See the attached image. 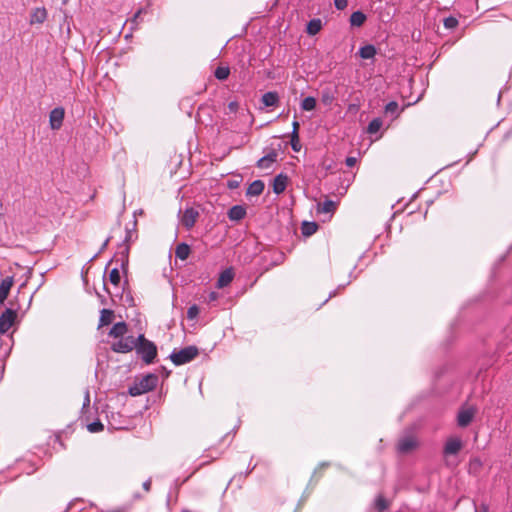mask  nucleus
I'll return each mask as SVG.
<instances>
[{
	"mask_svg": "<svg viewBox=\"0 0 512 512\" xmlns=\"http://www.w3.org/2000/svg\"><path fill=\"white\" fill-rule=\"evenodd\" d=\"M134 350L138 357L147 365L154 363L157 357L156 344L147 339L144 334H140L136 338V347Z\"/></svg>",
	"mask_w": 512,
	"mask_h": 512,
	"instance_id": "obj_1",
	"label": "nucleus"
},
{
	"mask_svg": "<svg viewBox=\"0 0 512 512\" xmlns=\"http://www.w3.org/2000/svg\"><path fill=\"white\" fill-rule=\"evenodd\" d=\"M158 384V376L154 373H149L140 379H136L134 384L128 389L130 396H139L150 391H153Z\"/></svg>",
	"mask_w": 512,
	"mask_h": 512,
	"instance_id": "obj_2",
	"label": "nucleus"
},
{
	"mask_svg": "<svg viewBox=\"0 0 512 512\" xmlns=\"http://www.w3.org/2000/svg\"><path fill=\"white\" fill-rule=\"evenodd\" d=\"M199 355V349L195 345L186 346L180 350L174 349L169 359L176 366L193 361Z\"/></svg>",
	"mask_w": 512,
	"mask_h": 512,
	"instance_id": "obj_3",
	"label": "nucleus"
},
{
	"mask_svg": "<svg viewBox=\"0 0 512 512\" xmlns=\"http://www.w3.org/2000/svg\"><path fill=\"white\" fill-rule=\"evenodd\" d=\"M118 251L115 253L114 257L108 262L106 269L112 264L116 263L117 266L119 265L122 269L123 273L126 274L128 270V264H129V252H130V246L129 245H119Z\"/></svg>",
	"mask_w": 512,
	"mask_h": 512,
	"instance_id": "obj_4",
	"label": "nucleus"
},
{
	"mask_svg": "<svg viewBox=\"0 0 512 512\" xmlns=\"http://www.w3.org/2000/svg\"><path fill=\"white\" fill-rule=\"evenodd\" d=\"M136 347V338L133 336L120 337L118 341L112 343L111 350L116 353H129Z\"/></svg>",
	"mask_w": 512,
	"mask_h": 512,
	"instance_id": "obj_5",
	"label": "nucleus"
},
{
	"mask_svg": "<svg viewBox=\"0 0 512 512\" xmlns=\"http://www.w3.org/2000/svg\"><path fill=\"white\" fill-rule=\"evenodd\" d=\"M338 96V85L329 84L323 87L320 91V100L323 105L331 106L332 103L337 99Z\"/></svg>",
	"mask_w": 512,
	"mask_h": 512,
	"instance_id": "obj_6",
	"label": "nucleus"
},
{
	"mask_svg": "<svg viewBox=\"0 0 512 512\" xmlns=\"http://www.w3.org/2000/svg\"><path fill=\"white\" fill-rule=\"evenodd\" d=\"M17 317V313L15 310L7 308L0 315V334H5L13 325L15 319Z\"/></svg>",
	"mask_w": 512,
	"mask_h": 512,
	"instance_id": "obj_7",
	"label": "nucleus"
},
{
	"mask_svg": "<svg viewBox=\"0 0 512 512\" xmlns=\"http://www.w3.org/2000/svg\"><path fill=\"white\" fill-rule=\"evenodd\" d=\"M65 111L62 107L54 108L49 115L50 127L53 130H58L61 128L64 120Z\"/></svg>",
	"mask_w": 512,
	"mask_h": 512,
	"instance_id": "obj_8",
	"label": "nucleus"
},
{
	"mask_svg": "<svg viewBox=\"0 0 512 512\" xmlns=\"http://www.w3.org/2000/svg\"><path fill=\"white\" fill-rule=\"evenodd\" d=\"M462 447L463 443L460 438L451 437L446 441L444 445L443 454L445 456L456 455L459 453Z\"/></svg>",
	"mask_w": 512,
	"mask_h": 512,
	"instance_id": "obj_9",
	"label": "nucleus"
},
{
	"mask_svg": "<svg viewBox=\"0 0 512 512\" xmlns=\"http://www.w3.org/2000/svg\"><path fill=\"white\" fill-rule=\"evenodd\" d=\"M418 446V442L413 437H404L398 441L397 451L400 454H409Z\"/></svg>",
	"mask_w": 512,
	"mask_h": 512,
	"instance_id": "obj_10",
	"label": "nucleus"
},
{
	"mask_svg": "<svg viewBox=\"0 0 512 512\" xmlns=\"http://www.w3.org/2000/svg\"><path fill=\"white\" fill-rule=\"evenodd\" d=\"M278 153L275 149H271L265 156L261 157L256 166L259 169H269L273 163L277 161Z\"/></svg>",
	"mask_w": 512,
	"mask_h": 512,
	"instance_id": "obj_11",
	"label": "nucleus"
},
{
	"mask_svg": "<svg viewBox=\"0 0 512 512\" xmlns=\"http://www.w3.org/2000/svg\"><path fill=\"white\" fill-rule=\"evenodd\" d=\"M198 217L199 212L197 210L194 208H187L181 219L182 225L187 229H191L195 225Z\"/></svg>",
	"mask_w": 512,
	"mask_h": 512,
	"instance_id": "obj_12",
	"label": "nucleus"
},
{
	"mask_svg": "<svg viewBox=\"0 0 512 512\" xmlns=\"http://www.w3.org/2000/svg\"><path fill=\"white\" fill-rule=\"evenodd\" d=\"M48 12L45 7H37L31 11L29 23L31 25L42 24L46 21Z\"/></svg>",
	"mask_w": 512,
	"mask_h": 512,
	"instance_id": "obj_13",
	"label": "nucleus"
},
{
	"mask_svg": "<svg viewBox=\"0 0 512 512\" xmlns=\"http://www.w3.org/2000/svg\"><path fill=\"white\" fill-rule=\"evenodd\" d=\"M475 411L472 408L459 411L457 416V424L460 427H467L474 418Z\"/></svg>",
	"mask_w": 512,
	"mask_h": 512,
	"instance_id": "obj_14",
	"label": "nucleus"
},
{
	"mask_svg": "<svg viewBox=\"0 0 512 512\" xmlns=\"http://www.w3.org/2000/svg\"><path fill=\"white\" fill-rule=\"evenodd\" d=\"M289 178L286 174L280 173L273 180V192L277 195L286 190Z\"/></svg>",
	"mask_w": 512,
	"mask_h": 512,
	"instance_id": "obj_15",
	"label": "nucleus"
},
{
	"mask_svg": "<svg viewBox=\"0 0 512 512\" xmlns=\"http://www.w3.org/2000/svg\"><path fill=\"white\" fill-rule=\"evenodd\" d=\"M234 278V271L232 268H227L222 271L217 280V288H224L228 286Z\"/></svg>",
	"mask_w": 512,
	"mask_h": 512,
	"instance_id": "obj_16",
	"label": "nucleus"
},
{
	"mask_svg": "<svg viewBox=\"0 0 512 512\" xmlns=\"http://www.w3.org/2000/svg\"><path fill=\"white\" fill-rule=\"evenodd\" d=\"M227 215L231 221H240L246 216V209L242 205H234L228 210Z\"/></svg>",
	"mask_w": 512,
	"mask_h": 512,
	"instance_id": "obj_17",
	"label": "nucleus"
},
{
	"mask_svg": "<svg viewBox=\"0 0 512 512\" xmlns=\"http://www.w3.org/2000/svg\"><path fill=\"white\" fill-rule=\"evenodd\" d=\"M14 283L13 277H6L0 283V304L7 299L10 289Z\"/></svg>",
	"mask_w": 512,
	"mask_h": 512,
	"instance_id": "obj_18",
	"label": "nucleus"
},
{
	"mask_svg": "<svg viewBox=\"0 0 512 512\" xmlns=\"http://www.w3.org/2000/svg\"><path fill=\"white\" fill-rule=\"evenodd\" d=\"M128 332V325L126 322L121 321L115 323L112 328L109 331V336L113 338H120L125 336V334Z\"/></svg>",
	"mask_w": 512,
	"mask_h": 512,
	"instance_id": "obj_19",
	"label": "nucleus"
},
{
	"mask_svg": "<svg viewBox=\"0 0 512 512\" xmlns=\"http://www.w3.org/2000/svg\"><path fill=\"white\" fill-rule=\"evenodd\" d=\"M279 95L276 91H269L262 95L261 101L266 107L277 106L279 104Z\"/></svg>",
	"mask_w": 512,
	"mask_h": 512,
	"instance_id": "obj_20",
	"label": "nucleus"
},
{
	"mask_svg": "<svg viewBox=\"0 0 512 512\" xmlns=\"http://www.w3.org/2000/svg\"><path fill=\"white\" fill-rule=\"evenodd\" d=\"M264 188H265V184L262 180H255L249 185V187L246 191V195L247 196H259L260 194H262Z\"/></svg>",
	"mask_w": 512,
	"mask_h": 512,
	"instance_id": "obj_21",
	"label": "nucleus"
},
{
	"mask_svg": "<svg viewBox=\"0 0 512 512\" xmlns=\"http://www.w3.org/2000/svg\"><path fill=\"white\" fill-rule=\"evenodd\" d=\"M322 29V21L320 18L311 19L306 26V32L308 35L314 36Z\"/></svg>",
	"mask_w": 512,
	"mask_h": 512,
	"instance_id": "obj_22",
	"label": "nucleus"
},
{
	"mask_svg": "<svg viewBox=\"0 0 512 512\" xmlns=\"http://www.w3.org/2000/svg\"><path fill=\"white\" fill-rule=\"evenodd\" d=\"M190 252H191L190 246L185 242L179 243L175 248L176 258H179L180 260H183V261L189 257Z\"/></svg>",
	"mask_w": 512,
	"mask_h": 512,
	"instance_id": "obj_23",
	"label": "nucleus"
},
{
	"mask_svg": "<svg viewBox=\"0 0 512 512\" xmlns=\"http://www.w3.org/2000/svg\"><path fill=\"white\" fill-rule=\"evenodd\" d=\"M376 53L377 50L372 44L364 45L358 51V54L362 59H371L376 55Z\"/></svg>",
	"mask_w": 512,
	"mask_h": 512,
	"instance_id": "obj_24",
	"label": "nucleus"
},
{
	"mask_svg": "<svg viewBox=\"0 0 512 512\" xmlns=\"http://www.w3.org/2000/svg\"><path fill=\"white\" fill-rule=\"evenodd\" d=\"M114 311L110 309H102L100 312L99 326H107L112 323Z\"/></svg>",
	"mask_w": 512,
	"mask_h": 512,
	"instance_id": "obj_25",
	"label": "nucleus"
},
{
	"mask_svg": "<svg viewBox=\"0 0 512 512\" xmlns=\"http://www.w3.org/2000/svg\"><path fill=\"white\" fill-rule=\"evenodd\" d=\"M319 225L316 222L304 221L301 225V232L305 237H309L316 233Z\"/></svg>",
	"mask_w": 512,
	"mask_h": 512,
	"instance_id": "obj_26",
	"label": "nucleus"
},
{
	"mask_svg": "<svg viewBox=\"0 0 512 512\" xmlns=\"http://www.w3.org/2000/svg\"><path fill=\"white\" fill-rule=\"evenodd\" d=\"M366 19L367 17L362 11H355L350 16V24L351 26L361 27Z\"/></svg>",
	"mask_w": 512,
	"mask_h": 512,
	"instance_id": "obj_27",
	"label": "nucleus"
},
{
	"mask_svg": "<svg viewBox=\"0 0 512 512\" xmlns=\"http://www.w3.org/2000/svg\"><path fill=\"white\" fill-rule=\"evenodd\" d=\"M230 75V68L228 66H218L214 71V76L220 81H225Z\"/></svg>",
	"mask_w": 512,
	"mask_h": 512,
	"instance_id": "obj_28",
	"label": "nucleus"
},
{
	"mask_svg": "<svg viewBox=\"0 0 512 512\" xmlns=\"http://www.w3.org/2000/svg\"><path fill=\"white\" fill-rule=\"evenodd\" d=\"M136 220L133 222V228L132 229H129V228H126V236H125V239L123 241V243H121L120 245H129L130 246V243L133 242L136 238H137V234H136Z\"/></svg>",
	"mask_w": 512,
	"mask_h": 512,
	"instance_id": "obj_29",
	"label": "nucleus"
},
{
	"mask_svg": "<svg viewBox=\"0 0 512 512\" xmlns=\"http://www.w3.org/2000/svg\"><path fill=\"white\" fill-rule=\"evenodd\" d=\"M386 115L396 118L399 115V105L396 101H391L385 106Z\"/></svg>",
	"mask_w": 512,
	"mask_h": 512,
	"instance_id": "obj_30",
	"label": "nucleus"
},
{
	"mask_svg": "<svg viewBox=\"0 0 512 512\" xmlns=\"http://www.w3.org/2000/svg\"><path fill=\"white\" fill-rule=\"evenodd\" d=\"M301 108L304 111H312L316 108V99L312 96L304 98L301 102Z\"/></svg>",
	"mask_w": 512,
	"mask_h": 512,
	"instance_id": "obj_31",
	"label": "nucleus"
},
{
	"mask_svg": "<svg viewBox=\"0 0 512 512\" xmlns=\"http://www.w3.org/2000/svg\"><path fill=\"white\" fill-rule=\"evenodd\" d=\"M382 127V120L380 118H374L367 127V132L369 134L377 133Z\"/></svg>",
	"mask_w": 512,
	"mask_h": 512,
	"instance_id": "obj_32",
	"label": "nucleus"
},
{
	"mask_svg": "<svg viewBox=\"0 0 512 512\" xmlns=\"http://www.w3.org/2000/svg\"><path fill=\"white\" fill-rule=\"evenodd\" d=\"M336 210V203L332 200H325L321 204L320 212L333 213Z\"/></svg>",
	"mask_w": 512,
	"mask_h": 512,
	"instance_id": "obj_33",
	"label": "nucleus"
},
{
	"mask_svg": "<svg viewBox=\"0 0 512 512\" xmlns=\"http://www.w3.org/2000/svg\"><path fill=\"white\" fill-rule=\"evenodd\" d=\"M389 503L383 496H378L375 501V507L379 512H383L388 509Z\"/></svg>",
	"mask_w": 512,
	"mask_h": 512,
	"instance_id": "obj_34",
	"label": "nucleus"
},
{
	"mask_svg": "<svg viewBox=\"0 0 512 512\" xmlns=\"http://www.w3.org/2000/svg\"><path fill=\"white\" fill-rule=\"evenodd\" d=\"M120 280H121V277H120V273H119V269H118V266L114 267L111 271H110V274H109V281L117 286L119 283H120Z\"/></svg>",
	"mask_w": 512,
	"mask_h": 512,
	"instance_id": "obj_35",
	"label": "nucleus"
},
{
	"mask_svg": "<svg viewBox=\"0 0 512 512\" xmlns=\"http://www.w3.org/2000/svg\"><path fill=\"white\" fill-rule=\"evenodd\" d=\"M87 429L91 433H97L103 431L104 425L99 420H97L88 424Z\"/></svg>",
	"mask_w": 512,
	"mask_h": 512,
	"instance_id": "obj_36",
	"label": "nucleus"
},
{
	"mask_svg": "<svg viewBox=\"0 0 512 512\" xmlns=\"http://www.w3.org/2000/svg\"><path fill=\"white\" fill-rule=\"evenodd\" d=\"M443 24L447 29H454L458 26L459 22L457 18L449 16L444 19Z\"/></svg>",
	"mask_w": 512,
	"mask_h": 512,
	"instance_id": "obj_37",
	"label": "nucleus"
},
{
	"mask_svg": "<svg viewBox=\"0 0 512 512\" xmlns=\"http://www.w3.org/2000/svg\"><path fill=\"white\" fill-rule=\"evenodd\" d=\"M290 144H291V148L293 149V151L299 152L301 150L299 134H296V133L294 135L291 134Z\"/></svg>",
	"mask_w": 512,
	"mask_h": 512,
	"instance_id": "obj_38",
	"label": "nucleus"
},
{
	"mask_svg": "<svg viewBox=\"0 0 512 512\" xmlns=\"http://www.w3.org/2000/svg\"><path fill=\"white\" fill-rule=\"evenodd\" d=\"M199 307L196 304L191 305L187 310V318L190 320L195 319L199 314Z\"/></svg>",
	"mask_w": 512,
	"mask_h": 512,
	"instance_id": "obj_39",
	"label": "nucleus"
},
{
	"mask_svg": "<svg viewBox=\"0 0 512 512\" xmlns=\"http://www.w3.org/2000/svg\"><path fill=\"white\" fill-rule=\"evenodd\" d=\"M334 4L338 10H344L348 6V0H334Z\"/></svg>",
	"mask_w": 512,
	"mask_h": 512,
	"instance_id": "obj_40",
	"label": "nucleus"
},
{
	"mask_svg": "<svg viewBox=\"0 0 512 512\" xmlns=\"http://www.w3.org/2000/svg\"><path fill=\"white\" fill-rule=\"evenodd\" d=\"M238 108H239V103L237 101H231L228 104V110H229L230 113L237 112Z\"/></svg>",
	"mask_w": 512,
	"mask_h": 512,
	"instance_id": "obj_41",
	"label": "nucleus"
},
{
	"mask_svg": "<svg viewBox=\"0 0 512 512\" xmlns=\"http://www.w3.org/2000/svg\"><path fill=\"white\" fill-rule=\"evenodd\" d=\"M110 240H111V237H108V238L104 241V243H103V244H102V246L100 247L99 252H98V253L93 257V259H94V258H96L100 253H102V252L107 248V246H108V244H109Z\"/></svg>",
	"mask_w": 512,
	"mask_h": 512,
	"instance_id": "obj_42",
	"label": "nucleus"
},
{
	"mask_svg": "<svg viewBox=\"0 0 512 512\" xmlns=\"http://www.w3.org/2000/svg\"><path fill=\"white\" fill-rule=\"evenodd\" d=\"M151 486H152V479H151V478L147 479V480L143 483V485H142L143 489H144L146 492H150V491H151Z\"/></svg>",
	"mask_w": 512,
	"mask_h": 512,
	"instance_id": "obj_43",
	"label": "nucleus"
},
{
	"mask_svg": "<svg viewBox=\"0 0 512 512\" xmlns=\"http://www.w3.org/2000/svg\"><path fill=\"white\" fill-rule=\"evenodd\" d=\"M356 162H357V159L355 157H347L346 160H345V164L348 167L355 166Z\"/></svg>",
	"mask_w": 512,
	"mask_h": 512,
	"instance_id": "obj_44",
	"label": "nucleus"
},
{
	"mask_svg": "<svg viewBox=\"0 0 512 512\" xmlns=\"http://www.w3.org/2000/svg\"><path fill=\"white\" fill-rule=\"evenodd\" d=\"M292 128H293V129H292V132H291V134H292V135H294L295 133H296V134H299L300 123H299L298 121H294V122L292 123Z\"/></svg>",
	"mask_w": 512,
	"mask_h": 512,
	"instance_id": "obj_45",
	"label": "nucleus"
},
{
	"mask_svg": "<svg viewBox=\"0 0 512 512\" xmlns=\"http://www.w3.org/2000/svg\"><path fill=\"white\" fill-rule=\"evenodd\" d=\"M238 186H239V181H237V180H229V181H228V187H229L230 189H235V188H237Z\"/></svg>",
	"mask_w": 512,
	"mask_h": 512,
	"instance_id": "obj_46",
	"label": "nucleus"
},
{
	"mask_svg": "<svg viewBox=\"0 0 512 512\" xmlns=\"http://www.w3.org/2000/svg\"><path fill=\"white\" fill-rule=\"evenodd\" d=\"M89 405H90V395H89V392L86 391L83 408L88 407Z\"/></svg>",
	"mask_w": 512,
	"mask_h": 512,
	"instance_id": "obj_47",
	"label": "nucleus"
},
{
	"mask_svg": "<svg viewBox=\"0 0 512 512\" xmlns=\"http://www.w3.org/2000/svg\"><path fill=\"white\" fill-rule=\"evenodd\" d=\"M161 371H162V374H163V376H164L165 378H168V377H169V375H170V373H171V372H170L166 367H164V366H162V367H161Z\"/></svg>",
	"mask_w": 512,
	"mask_h": 512,
	"instance_id": "obj_48",
	"label": "nucleus"
},
{
	"mask_svg": "<svg viewBox=\"0 0 512 512\" xmlns=\"http://www.w3.org/2000/svg\"><path fill=\"white\" fill-rule=\"evenodd\" d=\"M476 512H489V508H488V506H487V505L482 504V505L480 506L479 510H478V509H476Z\"/></svg>",
	"mask_w": 512,
	"mask_h": 512,
	"instance_id": "obj_49",
	"label": "nucleus"
},
{
	"mask_svg": "<svg viewBox=\"0 0 512 512\" xmlns=\"http://www.w3.org/2000/svg\"><path fill=\"white\" fill-rule=\"evenodd\" d=\"M470 465L471 466H473V465L480 466L481 462L478 459H474V460H471Z\"/></svg>",
	"mask_w": 512,
	"mask_h": 512,
	"instance_id": "obj_50",
	"label": "nucleus"
},
{
	"mask_svg": "<svg viewBox=\"0 0 512 512\" xmlns=\"http://www.w3.org/2000/svg\"><path fill=\"white\" fill-rule=\"evenodd\" d=\"M141 14V10H139L133 17L132 19V22H136V20L138 19L139 15Z\"/></svg>",
	"mask_w": 512,
	"mask_h": 512,
	"instance_id": "obj_51",
	"label": "nucleus"
},
{
	"mask_svg": "<svg viewBox=\"0 0 512 512\" xmlns=\"http://www.w3.org/2000/svg\"><path fill=\"white\" fill-rule=\"evenodd\" d=\"M209 297H210V300H215L217 298V295L215 292H211Z\"/></svg>",
	"mask_w": 512,
	"mask_h": 512,
	"instance_id": "obj_52",
	"label": "nucleus"
},
{
	"mask_svg": "<svg viewBox=\"0 0 512 512\" xmlns=\"http://www.w3.org/2000/svg\"><path fill=\"white\" fill-rule=\"evenodd\" d=\"M329 466V463H322L319 468H325V467H328Z\"/></svg>",
	"mask_w": 512,
	"mask_h": 512,
	"instance_id": "obj_53",
	"label": "nucleus"
},
{
	"mask_svg": "<svg viewBox=\"0 0 512 512\" xmlns=\"http://www.w3.org/2000/svg\"><path fill=\"white\" fill-rule=\"evenodd\" d=\"M133 498L134 499H141V496H140V494L136 493V494H134Z\"/></svg>",
	"mask_w": 512,
	"mask_h": 512,
	"instance_id": "obj_54",
	"label": "nucleus"
},
{
	"mask_svg": "<svg viewBox=\"0 0 512 512\" xmlns=\"http://www.w3.org/2000/svg\"><path fill=\"white\" fill-rule=\"evenodd\" d=\"M353 109H356V105H353V104L349 105V110L351 111Z\"/></svg>",
	"mask_w": 512,
	"mask_h": 512,
	"instance_id": "obj_55",
	"label": "nucleus"
},
{
	"mask_svg": "<svg viewBox=\"0 0 512 512\" xmlns=\"http://www.w3.org/2000/svg\"><path fill=\"white\" fill-rule=\"evenodd\" d=\"M104 289H105L107 292H109V291H108V289H107L106 284H104Z\"/></svg>",
	"mask_w": 512,
	"mask_h": 512,
	"instance_id": "obj_56",
	"label": "nucleus"
},
{
	"mask_svg": "<svg viewBox=\"0 0 512 512\" xmlns=\"http://www.w3.org/2000/svg\"><path fill=\"white\" fill-rule=\"evenodd\" d=\"M335 294H336L335 292L333 294H330L329 298H332V296H334Z\"/></svg>",
	"mask_w": 512,
	"mask_h": 512,
	"instance_id": "obj_57",
	"label": "nucleus"
}]
</instances>
